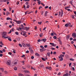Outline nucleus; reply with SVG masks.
I'll return each instance as SVG.
<instances>
[{"mask_svg":"<svg viewBox=\"0 0 76 76\" xmlns=\"http://www.w3.org/2000/svg\"><path fill=\"white\" fill-rule=\"evenodd\" d=\"M25 4L26 5H28V2H26V3H25Z\"/></svg>","mask_w":76,"mask_h":76,"instance_id":"nucleus-54","label":"nucleus"},{"mask_svg":"<svg viewBox=\"0 0 76 76\" xmlns=\"http://www.w3.org/2000/svg\"><path fill=\"white\" fill-rule=\"evenodd\" d=\"M69 3L70 4H71V5H72V6H73V4H72L73 3L72 2V1H70Z\"/></svg>","mask_w":76,"mask_h":76,"instance_id":"nucleus-28","label":"nucleus"},{"mask_svg":"<svg viewBox=\"0 0 76 76\" xmlns=\"http://www.w3.org/2000/svg\"><path fill=\"white\" fill-rule=\"evenodd\" d=\"M2 37H3V38H5V39L9 38H10V37H9V36H7V37H6L4 36H3Z\"/></svg>","mask_w":76,"mask_h":76,"instance_id":"nucleus-8","label":"nucleus"},{"mask_svg":"<svg viewBox=\"0 0 76 76\" xmlns=\"http://www.w3.org/2000/svg\"><path fill=\"white\" fill-rule=\"evenodd\" d=\"M22 45L24 47H26V45L24 43H23L22 44Z\"/></svg>","mask_w":76,"mask_h":76,"instance_id":"nucleus-27","label":"nucleus"},{"mask_svg":"<svg viewBox=\"0 0 76 76\" xmlns=\"http://www.w3.org/2000/svg\"><path fill=\"white\" fill-rule=\"evenodd\" d=\"M42 60L43 61H46L47 60L45 59V58H42Z\"/></svg>","mask_w":76,"mask_h":76,"instance_id":"nucleus-31","label":"nucleus"},{"mask_svg":"<svg viewBox=\"0 0 76 76\" xmlns=\"http://www.w3.org/2000/svg\"><path fill=\"white\" fill-rule=\"evenodd\" d=\"M31 59H34V57L33 56H31Z\"/></svg>","mask_w":76,"mask_h":76,"instance_id":"nucleus-51","label":"nucleus"},{"mask_svg":"<svg viewBox=\"0 0 76 76\" xmlns=\"http://www.w3.org/2000/svg\"><path fill=\"white\" fill-rule=\"evenodd\" d=\"M42 35H43V34L41 33V34H40L39 37H42Z\"/></svg>","mask_w":76,"mask_h":76,"instance_id":"nucleus-21","label":"nucleus"},{"mask_svg":"<svg viewBox=\"0 0 76 76\" xmlns=\"http://www.w3.org/2000/svg\"><path fill=\"white\" fill-rule=\"evenodd\" d=\"M11 30V31H12V32H14L15 31V29L12 28Z\"/></svg>","mask_w":76,"mask_h":76,"instance_id":"nucleus-30","label":"nucleus"},{"mask_svg":"<svg viewBox=\"0 0 76 76\" xmlns=\"http://www.w3.org/2000/svg\"><path fill=\"white\" fill-rule=\"evenodd\" d=\"M41 8H42V6H40L39 8V10H40V9H41Z\"/></svg>","mask_w":76,"mask_h":76,"instance_id":"nucleus-42","label":"nucleus"},{"mask_svg":"<svg viewBox=\"0 0 76 76\" xmlns=\"http://www.w3.org/2000/svg\"><path fill=\"white\" fill-rule=\"evenodd\" d=\"M48 46L47 45H45L44 46L45 48H47V47Z\"/></svg>","mask_w":76,"mask_h":76,"instance_id":"nucleus-64","label":"nucleus"},{"mask_svg":"<svg viewBox=\"0 0 76 76\" xmlns=\"http://www.w3.org/2000/svg\"><path fill=\"white\" fill-rule=\"evenodd\" d=\"M26 45H27V46H28V47H30V46H31V45H29L28 44H26Z\"/></svg>","mask_w":76,"mask_h":76,"instance_id":"nucleus-38","label":"nucleus"},{"mask_svg":"<svg viewBox=\"0 0 76 76\" xmlns=\"http://www.w3.org/2000/svg\"><path fill=\"white\" fill-rule=\"evenodd\" d=\"M40 52H43V49H40Z\"/></svg>","mask_w":76,"mask_h":76,"instance_id":"nucleus-35","label":"nucleus"},{"mask_svg":"<svg viewBox=\"0 0 76 76\" xmlns=\"http://www.w3.org/2000/svg\"><path fill=\"white\" fill-rule=\"evenodd\" d=\"M19 4V1H18L17 2L16 4H17V5H18V4Z\"/></svg>","mask_w":76,"mask_h":76,"instance_id":"nucleus-55","label":"nucleus"},{"mask_svg":"<svg viewBox=\"0 0 76 76\" xmlns=\"http://www.w3.org/2000/svg\"><path fill=\"white\" fill-rule=\"evenodd\" d=\"M53 54H54V55H56L57 53H56V52H54L53 53Z\"/></svg>","mask_w":76,"mask_h":76,"instance_id":"nucleus-49","label":"nucleus"},{"mask_svg":"<svg viewBox=\"0 0 76 76\" xmlns=\"http://www.w3.org/2000/svg\"><path fill=\"white\" fill-rule=\"evenodd\" d=\"M72 69L73 70V71H75V68H74V67H72Z\"/></svg>","mask_w":76,"mask_h":76,"instance_id":"nucleus-57","label":"nucleus"},{"mask_svg":"<svg viewBox=\"0 0 76 76\" xmlns=\"http://www.w3.org/2000/svg\"><path fill=\"white\" fill-rule=\"evenodd\" d=\"M65 26L66 27H68V24H66L65 25Z\"/></svg>","mask_w":76,"mask_h":76,"instance_id":"nucleus-48","label":"nucleus"},{"mask_svg":"<svg viewBox=\"0 0 76 76\" xmlns=\"http://www.w3.org/2000/svg\"><path fill=\"white\" fill-rule=\"evenodd\" d=\"M31 69H33V70H36L35 68H33V67H31Z\"/></svg>","mask_w":76,"mask_h":76,"instance_id":"nucleus-46","label":"nucleus"},{"mask_svg":"<svg viewBox=\"0 0 76 76\" xmlns=\"http://www.w3.org/2000/svg\"><path fill=\"white\" fill-rule=\"evenodd\" d=\"M17 41H20V38H17Z\"/></svg>","mask_w":76,"mask_h":76,"instance_id":"nucleus-44","label":"nucleus"},{"mask_svg":"<svg viewBox=\"0 0 76 76\" xmlns=\"http://www.w3.org/2000/svg\"><path fill=\"white\" fill-rule=\"evenodd\" d=\"M0 70H1L2 72H4V69L3 68H0Z\"/></svg>","mask_w":76,"mask_h":76,"instance_id":"nucleus-15","label":"nucleus"},{"mask_svg":"<svg viewBox=\"0 0 76 76\" xmlns=\"http://www.w3.org/2000/svg\"><path fill=\"white\" fill-rule=\"evenodd\" d=\"M15 34L17 35H19V33L17 31L15 32Z\"/></svg>","mask_w":76,"mask_h":76,"instance_id":"nucleus-26","label":"nucleus"},{"mask_svg":"<svg viewBox=\"0 0 76 76\" xmlns=\"http://www.w3.org/2000/svg\"><path fill=\"white\" fill-rule=\"evenodd\" d=\"M70 40H73V38L71 37L69 38Z\"/></svg>","mask_w":76,"mask_h":76,"instance_id":"nucleus-63","label":"nucleus"},{"mask_svg":"<svg viewBox=\"0 0 76 76\" xmlns=\"http://www.w3.org/2000/svg\"><path fill=\"white\" fill-rule=\"evenodd\" d=\"M63 76H69V73H66L65 74H64Z\"/></svg>","mask_w":76,"mask_h":76,"instance_id":"nucleus-13","label":"nucleus"},{"mask_svg":"<svg viewBox=\"0 0 76 76\" xmlns=\"http://www.w3.org/2000/svg\"><path fill=\"white\" fill-rule=\"evenodd\" d=\"M41 40L40 39H39L38 40H37V42H41Z\"/></svg>","mask_w":76,"mask_h":76,"instance_id":"nucleus-61","label":"nucleus"},{"mask_svg":"<svg viewBox=\"0 0 76 76\" xmlns=\"http://www.w3.org/2000/svg\"><path fill=\"white\" fill-rule=\"evenodd\" d=\"M47 54L48 57H50V53L48 52Z\"/></svg>","mask_w":76,"mask_h":76,"instance_id":"nucleus-12","label":"nucleus"},{"mask_svg":"<svg viewBox=\"0 0 76 76\" xmlns=\"http://www.w3.org/2000/svg\"><path fill=\"white\" fill-rule=\"evenodd\" d=\"M52 47H56V44H55L54 43V44L52 46Z\"/></svg>","mask_w":76,"mask_h":76,"instance_id":"nucleus-43","label":"nucleus"},{"mask_svg":"<svg viewBox=\"0 0 76 76\" xmlns=\"http://www.w3.org/2000/svg\"><path fill=\"white\" fill-rule=\"evenodd\" d=\"M51 36H54V33H51Z\"/></svg>","mask_w":76,"mask_h":76,"instance_id":"nucleus-45","label":"nucleus"},{"mask_svg":"<svg viewBox=\"0 0 76 76\" xmlns=\"http://www.w3.org/2000/svg\"><path fill=\"white\" fill-rule=\"evenodd\" d=\"M72 19H75V16H74V15H72Z\"/></svg>","mask_w":76,"mask_h":76,"instance_id":"nucleus-37","label":"nucleus"},{"mask_svg":"<svg viewBox=\"0 0 76 76\" xmlns=\"http://www.w3.org/2000/svg\"><path fill=\"white\" fill-rule=\"evenodd\" d=\"M68 25L69 26H70V27H72L73 26L72 25V24H71V23H69L68 24Z\"/></svg>","mask_w":76,"mask_h":76,"instance_id":"nucleus-7","label":"nucleus"},{"mask_svg":"<svg viewBox=\"0 0 76 76\" xmlns=\"http://www.w3.org/2000/svg\"><path fill=\"white\" fill-rule=\"evenodd\" d=\"M8 54H10V55H12V53L10 52H9V53H8Z\"/></svg>","mask_w":76,"mask_h":76,"instance_id":"nucleus-62","label":"nucleus"},{"mask_svg":"<svg viewBox=\"0 0 76 76\" xmlns=\"http://www.w3.org/2000/svg\"><path fill=\"white\" fill-rule=\"evenodd\" d=\"M65 58H66V59H69V56L68 55H66Z\"/></svg>","mask_w":76,"mask_h":76,"instance_id":"nucleus-16","label":"nucleus"},{"mask_svg":"<svg viewBox=\"0 0 76 76\" xmlns=\"http://www.w3.org/2000/svg\"><path fill=\"white\" fill-rule=\"evenodd\" d=\"M25 28H26V31H28L29 29L30 28V27H26Z\"/></svg>","mask_w":76,"mask_h":76,"instance_id":"nucleus-17","label":"nucleus"},{"mask_svg":"<svg viewBox=\"0 0 76 76\" xmlns=\"http://www.w3.org/2000/svg\"><path fill=\"white\" fill-rule=\"evenodd\" d=\"M9 11H11V10H12V8L10 7L9 8Z\"/></svg>","mask_w":76,"mask_h":76,"instance_id":"nucleus-60","label":"nucleus"},{"mask_svg":"<svg viewBox=\"0 0 76 76\" xmlns=\"http://www.w3.org/2000/svg\"><path fill=\"white\" fill-rule=\"evenodd\" d=\"M35 56H39V54L38 53H36L35 54Z\"/></svg>","mask_w":76,"mask_h":76,"instance_id":"nucleus-29","label":"nucleus"},{"mask_svg":"<svg viewBox=\"0 0 76 76\" xmlns=\"http://www.w3.org/2000/svg\"><path fill=\"white\" fill-rule=\"evenodd\" d=\"M53 38L54 39H57V37L56 36H53Z\"/></svg>","mask_w":76,"mask_h":76,"instance_id":"nucleus-24","label":"nucleus"},{"mask_svg":"<svg viewBox=\"0 0 76 76\" xmlns=\"http://www.w3.org/2000/svg\"><path fill=\"white\" fill-rule=\"evenodd\" d=\"M27 67L28 68H29L30 67V65H27Z\"/></svg>","mask_w":76,"mask_h":76,"instance_id":"nucleus-47","label":"nucleus"},{"mask_svg":"<svg viewBox=\"0 0 76 76\" xmlns=\"http://www.w3.org/2000/svg\"><path fill=\"white\" fill-rule=\"evenodd\" d=\"M0 43L1 45H4V44L3 43V42L2 41H1L0 42Z\"/></svg>","mask_w":76,"mask_h":76,"instance_id":"nucleus-22","label":"nucleus"},{"mask_svg":"<svg viewBox=\"0 0 76 76\" xmlns=\"http://www.w3.org/2000/svg\"><path fill=\"white\" fill-rule=\"evenodd\" d=\"M19 45L20 46V47H22V45L20 43H19Z\"/></svg>","mask_w":76,"mask_h":76,"instance_id":"nucleus-32","label":"nucleus"},{"mask_svg":"<svg viewBox=\"0 0 76 76\" xmlns=\"http://www.w3.org/2000/svg\"><path fill=\"white\" fill-rule=\"evenodd\" d=\"M14 70H17V67L16 66L14 67Z\"/></svg>","mask_w":76,"mask_h":76,"instance_id":"nucleus-25","label":"nucleus"},{"mask_svg":"<svg viewBox=\"0 0 76 76\" xmlns=\"http://www.w3.org/2000/svg\"><path fill=\"white\" fill-rule=\"evenodd\" d=\"M25 57V55H23V56H21V57L22 58H23V57Z\"/></svg>","mask_w":76,"mask_h":76,"instance_id":"nucleus-52","label":"nucleus"},{"mask_svg":"<svg viewBox=\"0 0 76 76\" xmlns=\"http://www.w3.org/2000/svg\"><path fill=\"white\" fill-rule=\"evenodd\" d=\"M16 23L17 24H20V23H21V22L20 21H17Z\"/></svg>","mask_w":76,"mask_h":76,"instance_id":"nucleus-10","label":"nucleus"},{"mask_svg":"<svg viewBox=\"0 0 76 76\" xmlns=\"http://www.w3.org/2000/svg\"><path fill=\"white\" fill-rule=\"evenodd\" d=\"M7 65H8V66H10V64H11V62L9 61H8L7 62Z\"/></svg>","mask_w":76,"mask_h":76,"instance_id":"nucleus-1","label":"nucleus"},{"mask_svg":"<svg viewBox=\"0 0 76 76\" xmlns=\"http://www.w3.org/2000/svg\"><path fill=\"white\" fill-rule=\"evenodd\" d=\"M72 36L74 37V38H75L76 37V34L75 33H74L72 34Z\"/></svg>","mask_w":76,"mask_h":76,"instance_id":"nucleus-5","label":"nucleus"},{"mask_svg":"<svg viewBox=\"0 0 76 76\" xmlns=\"http://www.w3.org/2000/svg\"><path fill=\"white\" fill-rule=\"evenodd\" d=\"M29 6H29V5H27V7H26V8H27V9H28V8H29Z\"/></svg>","mask_w":76,"mask_h":76,"instance_id":"nucleus-40","label":"nucleus"},{"mask_svg":"<svg viewBox=\"0 0 76 76\" xmlns=\"http://www.w3.org/2000/svg\"><path fill=\"white\" fill-rule=\"evenodd\" d=\"M10 38H8V40L10 41H12V39H11Z\"/></svg>","mask_w":76,"mask_h":76,"instance_id":"nucleus-36","label":"nucleus"},{"mask_svg":"<svg viewBox=\"0 0 76 76\" xmlns=\"http://www.w3.org/2000/svg\"><path fill=\"white\" fill-rule=\"evenodd\" d=\"M46 39H42L41 40V41H43V42H46Z\"/></svg>","mask_w":76,"mask_h":76,"instance_id":"nucleus-6","label":"nucleus"},{"mask_svg":"<svg viewBox=\"0 0 76 76\" xmlns=\"http://www.w3.org/2000/svg\"><path fill=\"white\" fill-rule=\"evenodd\" d=\"M40 48H42V49H44V46H40Z\"/></svg>","mask_w":76,"mask_h":76,"instance_id":"nucleus-33","label":"nucleus"},{"mask_svg":"<svg viewBox=\"0 0 76 76\" xmlns=\"http://www.w3.org/2000/svg\"><path fill=\"white\" fill-rule=\"evenodd\" d=\"M63 57H61V59L59 60V61H63Z\"/></svg>","mask_w":76,"mask_h":76,"instance_id":"nucleus-19","label":"nucleus"},{"mask_svg":"<svg viewBox=\"0 0 76 76\" xmlns=\"http://www.w3.org/2000/svg\"><path fill=\"white\" fill-rule=\"evenodd\" d=\"M72 76H76V75H75V73L74 72H72Z\"/></svg>","mask_w":76,"mask_h":76,"instance_id":"nucleus-18","label":"nucleus"},{"mask_svg":"<svg viewBox=\"0 0 76 76\" xmlns=\"http://www.w3.org/2000/svg\"><path fill=\"white\" fill-rule=\"evenodd\" d=\"M47 13H48V12L47 11H45V16H47Z\"/></svg>","mask_w":76,"mask_h":76,"instance_id":"nucleus-11","label":"nucleus"},{"mask_svg":"<svg viewBox=\"0 0 76 76\" xmlns=\"http://www.w3.org/2000/svg\"><path fill=\"white\" fill-rule=\"evenodd\" d=\"M7 34V33L6 32H3V33H2L3 36H6V35H6Z\"/></svg>","mask_w":76,"mask_h":76,"instance_id":"nucleus-3","label":"nucleus"},{"mask_svg":"<svg viewBox=\"0 0 76 76\" xmlns=\"http://www.w3.org/2000/svg\"><path fill=\"white\" fill-rule=\"evenodd\" d=\"M30 52L31 53H34V51L33 50H30Z\"/></svg>","mask_w":76,"mask_h":76,"instance_id":"nucleus-50","label":"nucleus"},{"mask_svg":"<svg viewBox=\"0 0 76 76\" xmlns=\"http://www.w3.org/2000/svg\"><path fill=\"white\" fill-rule=\"evenodd\" d=\"M60 57H64V55H60Z\"/></svg>","mask_w":76,"mask_h":76,"instance_id":"nucleus-23","label":"nucleus"},{"mask_svg":"<svg viewBox=\"0 0 76 76\" xmlns=\"http://www.w3.org/2000/svg\"><path fill=\"white\" fill-rule=\"evenodd\" d=\"M71 65H72V63H70L69 64V67H70L71 66Z\"/></svg>","mask_w":76,"mask_h":76,"instance_id":"nucleus-58","label":"nucleus"},{"mask_svg":"<svg viewBox=\"0 0 76 76\" xmlns=\"http://www.w3.org/2000/svg\"><path fill=\"white\" fill-rule=\"evenodd\" d=\"M46 69H49V70H51V66L48 67V66H46L45 67Z\"/></svg>","mask_w":76,"mask_h":76,"instance_id":"nucleus-2","label":"nucleus"},{"mask_svg":"<svg viewBox=\"0 0 76 76\" xmlns=\"http://www.w3.org/2000/svg\"><path fill=\"white\" fill-rule=\"evenodd\" d=\"M18 75L19 76H24V75L21 73L18 74Z\"/></svg>","mask_w":76,"mask_h":76,"instance_id":"nucleus-14","label":"nucleus"},{"mask_svg":"<svg viewBox=\"0 0 76 76\" xmlns=\"http://www.w3.org/2000/svg\"><path fill=\"white\" fill-rule=\"evenodd\" d=\"M21 26H22V28L23 29H24V30H25V26H23V25H21Z\"/></svg>","mask_w":76,"mask_h":76,"instance_id":"nucleus-9","label":"nucleus"},{"mask_svg":"<svg viewBox=\"0 0 76 76\" xmlns=\"http://www.w3.org/2000/svg\"><path fill=\"white\" fill-rule=\"evenodd\" d=\"M70 60H71V61H74V59L72 58H71L70 59Z\"/></svg>","mask_w":76,"mask_h":76,"instance_id":"nucleus-41","label":"nucleus"},{"mask_svg":"<svg viewBox=\"0 0 76 76\" xmlns=\"http://www.w3.org/2000/svg\"><path fill=\"white\" fill-rule=\"evenodd\" d=\"M70 35L69 34H68V35L66 36V39H69L70 38Z\"/></svg>","mask_w":76,"mask_h":76,"instance_id":"nucleus-4","label":"nucleus"},{"mask_svg":"<svg viewBox=\"0 0 76 76\" xmlns=\"http://www.w3.org/2000/svg\"><path fill=\"white\" fill-rule=\"evenodd\" d=\"M38 24H39V25H41V23H42V22H38Z\"/></svg>","mask_w":76,"mask_h":76,"instance_id":"nucleus-39","label":"nucleus"},{"mask_svg":"<svg viewBox=\"0 0 76 76\" xmlns=\"http://www.w3.org/2000/svg\"><path fill=\"white\" fill-rule=\"evenodd\" d=\"M40 67H44V65H42L41 64L39 66Z\"/></svg>","mask_w":76,"mask_h":76,"instance_id":"nucleus-20","label":"nucleus"},{"mask_svg":"<svg viewBox=\"0 0 76 76\" xmlns=\"http://www.w3.org/2000/svg\"><path fill=\"white\" fill-rule=\"evenodd\" d=\"M10 18L8 17L6 19L7 20H10Z\"/></svg>","mask_w":76,"mask_h":76,"instance_id":"nucleus-59","label":"nucleus"},{"mask_svg":"<svg viewBox=\"0 0 76 76\" xmlns=\"http://www.w3.org/2000/svg\"><path fill=\"white\" fill-rule=\"evenodd\" d=\"M3 2H6L7 0H1Z\"/></svg>","mask_w":76,"mask_h":76,"instance_id":"nucleus-34","label":"nucleus"},{"mask_svg":"<svg viewBox=\"0 0 76 76\" xmlns=\"http://www.w3.org/2000/svg\"><path fill=\"white\" fill-rule=\"evenodd\" d=\"M2 51H3V52H6V50H5V49H3L2 50Z\"/></svg>","mask_w":76,"mask_h":76,"instance_id":"nucleus-56","label":"nucleus"},{"mask_svg":"<svg viewBox=\"0 0 76 76\" xmlns=\"http://www.w3.org/2000/svg\"><path fill=\"white\" fill-rule=\"evenodd\" d=\"M28 48L30 51H31V50H32V48Z\"/></svg>","mask_w":76,"mask_h":76,"instance_id":"nucleus-53","label":"nucleus"}]
</instances>
